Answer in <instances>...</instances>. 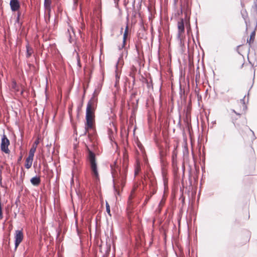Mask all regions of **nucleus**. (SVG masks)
<instances>
[{
    "label": "nucleus",
    "instance_id": "f257e3e1",
    "mask_svg": "<svg viewBox=\"0 0 257 257\" xmlns=\"http://www.w3.org/2000/svg\"><path fill=\"white\" fill-rule=\"evenodd\" d=\"M97 99L93 96L87 103L86 109V122L89 127L94 124L95 114L94 112L97 106Z\"/></svg>",
    "mask_w": 257,
    "mask_h": 257
},
{
    "label": "nucleus",
    "instance_id": "f03ea898",
    "mask_svg": "<svg viewBox=\"0 0 257 257\" xmlns=\"http://www.w3.org/2000/svg\"><path fill=\"white\" fill-rule=\"evenodd\" d=\"M112 176L113 177V187L115 194L119 195L120 190L119 187L122 188L124 186L125 184V177L120 175L118 177L116 171L113 170L112 169L111 171Z\"/></svg>",
    "mask_w": 257,
    "mask_h": 257
},
{
    "label": "nucleus",
    "instance_id": "7ed1b4c3",
    "mask_svg": "<svg viewBox=\"0 0 257 257\" xmlns=\"http://www.w3.org/2000/svg\"><path fill=\"white\" fill-rule=\"evenodd\" d=\"M88 159L90 163L92 175L95 180H99V174L97 170V164L96 163L95 154L91 150L88 152Z\"/></svg>",
    "mask_w": 257,
    "mask_h": 257
},
{
    "label": "nucleus",
    "instance_id": "20e7f679",
    "mask_svg": "<svg viewBox=\"0 0 257 257\" xmlns=\"http://www.w3.org/2000/svg\"><path fill=\"white\" fill-rule=\"evenodd\" d=\"M10 145V141L8 139L6 135L4 134L2 138L1 149L2 152L6 154H9L10 152V150L8 148Z\"/></svg>",
    "mask_w": 257,
    "mask_h": 257
},
{
    "label": "nucleus",
    "instance_id": "39448f33",
    "mask_svg": "<svg viewBox=\"0 0 257 257\" xmlns=\"http://www.w3.org/2000/svg\"><path fill=\"white\" fill-rule=\"evenodd\" d=\"M184 11L185 14V19H188L190 18V15L191 14V8L189 4V0H185V2L183 5H181V13H183Z\"/></svg>",
    "mask_w": 257,
    "mask_h": 257
},
{
    "label": "nucleus",
    "instance_id": "423d86ee",
    "mask_svg": "<svg viewBox=\"0 0 257 257\" xmlns=\"http://www.w3.org/2000/svg\"><path fill=\"white\" fill-rule=\"evenodd\" d=\"M24 238L22 230H17L15 235V249L16 250Z\"/></svg>",
    "mask_w": 257,
    "mask_h": 257
},
{
    "label": "nucleus",
    "instance_id": "0eeeda50",
    "mask_svg": "<svg viewBox=\"0 0 257 257\" xmlns=\"http://www.w3.org/2000/svg\"><path fill=\"white\" fill-rule=\"evenodd\" d=\"M178 33L177 37L178 39H180L181 41V35L185 32L184 20L183 18L181 19L180 21L178 22Z\"/></svg>",
    "mask_w": 257,
    "mask_h": 257
},
{
    "label": "nucleus",
    "instance_id": "6e6552de",
    "mask_svg": "<svg viewBox=\"0 0 257 257\" xmlns=\"http://www.w3.org/2000/svg\"><path fill=\"white\" fill-rule=\"evenodd\" d=\"M10 5L13 12L18 11L20 7V3L18 0H11Z\"/></svg>",
    "mask_w": 257,
    "mask_h": 257
},
{
    "label": "nucleus",
    "instance_id": "1a4fd4ad",
    "mask_svg": "<svg viewBox=\"0 0 257 257\" xmlns=\"http://www.w3.org/2000/svg\"><path fill=\"white\" fill-rule=\"evenodd\" d=\"M147 177L150 180V187L151 188V196L150 197L154 195L156 192V184L155 181L151 179V176H149V175H147Z\"/></svg>",
    "mask_w": 257,
    "mask_h": 257
},
{
    "label": "nucleus",
    "instance_id": "9d476101",
    "mask_svg": "<svg viewBox=\"0 0 257 257\" xmlns=\"http://www.w3.org/2000/svg\"><path fill=\"white\" fill-rule=\"evenodd\" d=\"M51 0H44V6L46 12L48 13V18H50V13L51 12Z\"/></svg>",
    "mask_w": 257,
    "mask_h": 257
},
{
    "label": "nucleus",
    "instance_id": "9b49d317",
    "mask_svg": "<svg viewBox=\"0 0 257 257\" xmlns=\"http://www.w3.org/2000/svg\"><path fill=\"white\" fill-rule=\"evenodd\" d=\"M241 14L242 18L244 20V22L246 25V31H247L248 29V23H249V21L248 19L247 13L245 10H242L241 11Z\"/></svg>",
    "mask_w": 257,
    "mask_h": 257
},
{
    "label": "nucleus",
    "instance_id": "f8f14e48",
    "mask_svg": "<svg viewBox=\"0 0 257 257\" xmlns=\"http://www.w3.org/2000/svg\"><path fill=\"white\" fill-rule=\"evenodd\" d=\"M91 130L94 129V124H92L91 127H89L87 125V123H85V130H84L83 134H82L81 135L85 136L87 135V134H88V138H89V140H91L92 135L90 133H88V130H91Z\"/></svg>",
    "mask_w": 257,
    "mask_h": 257
},
{
    "label": "nucleus",
    "instance_id": "ddd939ff",
    "mask_svg": "<svg viewBox=\"0 0 257 257\" xmlns=\"http://www.w3.org/2000/svg\"><path fill=\"white\" fill-rule=\"evenodd\" d=\"M91 130L94 129V124H92L91 127H89L87 125V123H85V130H84L83 134H82L81 135L85 136L87 135V134H88V138H89V140H91L92 135L90 133H88V130H91Z\"/></svg>",
    "mask_w": 257,
    "mask_h": 257
},
{
    "label": "nucleus",
    "instance_id": "4468645a",
    "mask_svg": "<svg viewBox=\"0 0 257 257\" xmlns=\"http://www.w3.org/2000/svg\"><path fill=\"white\" fill-rule=\"evenodd\" d=\"M30 182L33 185L37 186L41 183V179L39 177L35 176L31 179Z\"/></svg>",
    "mask_w": 257,
    "mask_h": 257
},
{
    "label": "nucleus",
    "instance_id": "2eb2a0df",
    "mask_svg": "<svg viewBox=\"0 0 257 257\" xmlns=\"http://www.w3.org/2000/svg\"><path fill=\"white\" fill-rule=\"evenodd\" d=\"M255 35V29H254L250 34L249 39H247V43H248L249 47L251 46V44L253 42Z\"/></svg>",
    "mask_w": 257,
    "mask_h": 257
},
{
    "label": "nucleus",
    "instance_id": "dca6fc26",
    "mask_svg": "<svg viewBox=\"0 0 257 257\" xmlns=\"http://www.w3.org/2000/svg\"><path fill=\"white\" fill-rule=\"evenodd\" d=\"M137 71V68L133 65L131 68V72H130L129 76L131 77L133 79V82L134 83L135 81V75Z\"/></svg>",
    "mask_w": 257,
    "mask_h": 257
},
{
    "label": "nucleus",
    "instance_id": "f3484780",
    "mask_svg": "<svg viewBox=\"0 0 257 257\" xmlns=\"http://www.w3.org/2000/svg\"><path fill=\"white\" fill-rule=\"evenodd\" d=\"M33 159L27 157L26 160V163L25 165V167L27 169H29L31 167L32 163H33Z\"/></svg>",
    "mask_w": 257,
    "mask_h": 257
},
{
    "label": "nucleus",
    "instance_id": "a211bd4d",
    "mask_svg": "<svg viewBox=\"0 0 257 257\" xmlns=\"http://www.w3.org/2000/svg\"><path fill=\"white\" fill-rule=\"evenodd\" d=\"M36 150V147L34 146V145H33L32 147L31 148L29 153V156L28 157L31 158L33 159L34 156L35 152Z\"/></svg>",
    "mask_w": 257,
    "mask_h": 257
},
{
    "label": "nucleus",
    "instance_id": "6ab92c4d",
    "mask_svg": "<svg viewBox=\"0 0 257 257\" xmlns=\"http://www.w3.org/2000/svg\"><path fill=\"white\" fill-rule=\"evenodd\" d=\"M27 49V57H30L33 52V49L28 45L26 46Z\"/></svg>",
    "mask_w": 257,
    "mask_h": 257
},
{
    "label": "nucleus",
    "instance_id": "aec40b11",
    "mask_svg": "<svg viewBox=\"0 0 257 257\" xmlns=\"http://www.w3.org/2000/svg\"><path fill=\"white\" fill-rule=\"evenodd\" d=\"M186 20V24L187 25V33H189L191 31V27L190 24V18L189 17L188 19H185Z\"/></svg>",
    "mask_w": 257,
    "mask_h": 257
},
{
    "label": "nucleus",
    "instance_id": "412c9836",
    "mask_svg": "<svg viewBox=\"0 0 257 257\" xmlns=\"http://www.w3.org/2000/svg\"><path fill=\"white\" fill-rule=\"evenodd\" d=\"M127 32V27H126L124 33L123 34V46H124V45L125 44V41H126V37Z\"/></svg>",
    "mask_w": 257,
    "mask_h": 257
},
{
    "label": "nucleus",
    "instance_id": "4be33fe9",
    "mask_svg": "<svg viewBox=\"0 0 257 257\" xmlns=\"http://www.w3.org/2000/svg\"><path fill=\"white\" fill-rule=\"evenodd\" d=\"M106 210L108 214L111 216L110 206L107 202H106Z\"/></svg>",
    "mask_w": 257,
    "mask_h": 257
},
{
    "label": "nucleus",
    "instance_id": "5701e85b",
    "mask_svg": "<svg viewBox=\"0 0 257 257\" xmlns=\"http://www.w3.org/2000/svg\"><path fill=\"white\" fill-rule=\"evenodd\" d=\"M176 158H177V154L175 152V149L173 152V154H172V159H173V163H174L175 159H176Z\"/></svg>",
    "mask_w": 257,
    "mask_h": 257
},
{
    "label": "nucleus",
    "instance_id": "b1692460",
    "mask_svg": "<svg viewBox=\"0 0 257 257\" xmlns=\"http://www.w3.org/2000/svg\"><path fill=\"white\" fill-rule=\"evenodd\" d=\"M17 85L16 82H13L12 84V88L17 91H18V89H17Z\"/></svg>",
    "mask_w": 257,
    "mask_h": 257
},
{
    "label": "nucleus",
    "instance_id": "393cba45",
    "mask_svg": "<svg viewBox=\"0 0 257 257\" xmlns=\"http://www.w3.org/2000/svg\"><path fill=\"white\" fill-rule=\"evenodd\" d=\"M39 139H37L34 142V146H36L37 147V145L39 144Z\"/></svg>",
    "mask_w": 257,
    "mask_h": 257
},
{
    "label": "nucleus",
    "instance_id": "a878e982",
    "mask_svg": "<svg viewBox=\"0 0 257 257\" xmlns=\"http://www.w3.org/2000/svg\"><path fill=\"white\" fill-rule=\"evenodd\" d=\"M196 28L197 29V32H196V36H197V38L198 39V37L199 36V31H198V27H197V25H196Z\"/></svg>",
    "mask_w": 257,
    "mask_h": 257
},
{
    "label": "nucleus",
    "instance_id": "bb28decb",
    "mask_svg": "<svg viewBox=\"0 0 257 257\" xmlns=\"http://www.w3.org/2000/svg\"><path fill=\"white\" fill-rule=\"evenodd\" d=\"M77 65L79 66V67H81V65H80V59L78 58L77 59Z\"/></svg>",
    "mask_w": 257,
    "mask_h": 257
},
{
    "label": "nucleus",
    "instance_id": "cd10ccee",
    "mask_svg": "<svg viewBox=\"0 0 257 257\" xmlns=\"http://www.w3.org/2000/svg\"><path fill=\"white\" fill-rule=\"evenodd\" d=\"M250 131H251V132H252V136H253V137H253V138H252V139H253V140H255V139H256V137H255V135H254V132H253L252 130H250Z\"/></svg>",
    "mask_w": 257,
    "mask_h": 257
},
{
    "label": "nucleus",
    "instance_id": "c85d7f7f",
    "mask_svg": "<svg viewBox=\"0 0 257 257\" xmlns=\"http://www.w3.org/2000/svg\"><path fill=\"white\" fill-rule=\"evenodd\" d=\"M115 77L116 80H118L119 79V76L118 75V73H116Z\"/></svg>",
    "mask_w": 257,
    "mask_h": 257
},
{
    "label": "nucleus",
    "instance_id": "c756f323",
    "mask_svg": "<svg viewBox=\"0 0 257 257\" xmlns=\"http://www.w3.org/2000/svg\"><path fill=\"white\" fill-rule=\"evenodd\" d=\"M139 170H136L135 172V175H137L139 174Z\"/></svg>",
    "mask_w": 257,
    "mask_h": 257
},
{
    "label": "nucleus",
    "instance_id": "7c9ffc66",
    "mask_svg": "<svg viewBox=\"0 0 257 257\" xmlns=\"http://www.w3.org/2000/svg\"><path fill=\"white\" fill-rule=\"evenodd\" d=\"M22 158V156H21L19 157V159H18V161H20L21 160Z\"/></svg>",
    "mask_w": 257,
    "mask_h": 257
},
{
    "label": "nucleus",
    "instance_id": "2f4dec72",
    "mask_svg": "<svg viewBox=\"0 0 257 257\" xmlns=\"http://www.w3.org/2000/svg\"><path fill=\"white\" fill-rule=\"evenodd\" d=\"M177 1H178V0H174L175 5H176L177 4Z\"/></svg>",
    "mask_w": 257,
    "mask_h": 257
},
{
    "label": "nucleus",
    "instance_id": "473e14b6",
    "mask_svg": "<svg viewBox=\"0 0 257 257\" xmlns=\"http://www.w3.org/2000/svg\"><path fill=\"white\" fill-rule=\"evenodd\" d=\"M231 111H232V112H234V113H236V111H235L234 109H231Z\"/></svg>",
    "mask_w": 257,
    "mask_h": 257
},
{
    "label": "nucleus",
    "instance_id": "72a5a7b5",
    "mask_svg": "<svg viewBox=\"0 0 257 257\" xmlns=\"http://www.w3.org/2000/svg\"><path fill=\"white\" fill-rule=\"evenodd\" d=\"M235 114H236V115H239V116H240V113H237V112H236Z\"/></svg>",
    "mask_w": 257,
    "mask_h": 257
},
{
    "label": "nucleus",
    "instance_id": "f704fd0d",
    "mask_svg": "<svg viewBox=\"0 0 257 257\" xmlns=\"http://www.w3.org/2000/svg\"><path fill=\"white\" fill-rule=\"evenodd\" d=\"M135 1H134L133 3V7H135Z\"/></svg>",
    "mask_w": 257,
    "mask_h": 257
},
{
    "label": "nucleus",
    "instance_id": "c9c22d12",
    "mask_svg": "<svg viewBox=\"0 0 257 257\" xmlns=\"http://www.w3.org/2000/svg\"><path fill=\"white\" fill-rule=\"evenodd\" d=\"M137 51L138 52V55H139V51L137 48Z\"/></svg>",
    "mask_w": 257,
    "mask_h": 257
},
{
    "label": "nucleus",
    "instance_id": "e433bc0d",
    "mask_svg": "<svg viewBox=\"0 0 257 257\" xmlns=\"http://www.w3.org/2000/svg\"><path fill=\"white\" fill-rule=\"evenodd\" d=\"M241 101H242L243 102H244V98H243L241 100Z\"/></svg>",
    "mask_w": 257,
    "mask_h": 257
},
{
    "label": "nucleus",
    "instance_id": "4c0bfd02",
    "mask_svg": "<svg viewBox=\"0 0 257 257\" xmlns=\"http://www.w3.org/2000/svg\"><path fill=\"white\" fill-rule=\"evenodd\" d=\"M149 199H150V197L148 199H146V200H149Z\"/></svg>",
    "mask_w": 257,
    "mask_h": 257
},
{
    "label": "nucleus",
    "instance_id": "58836bf2",
    "mask_svg": "<svg viewBox=\"0 0 257 257\" xmlns=\"http://www.w3.org/2000/svg\"><path fill=\"white\" fill-rule=\"evenodd\" d=\"M149 199H150V197L148 199H146V200H149Z\"/></svg>",
    "mask_w": 257,
    "mask_h": 257
},
{
    "label": "nucleus",
    "instance_id": "ea45409f",
    "mask_svg": "<svg viewBox=\"0 0 257 257\" xmlns=\"http://www.w3.org/2000/svg\"><path fill=\"white\" fill-rule=\"evenodd\" d=\"M149 199H150V197L148 199H146V200H149Z\"/></svg>",
    "mask_w": 257,
    "mask_h": 257
}]
</instances>
